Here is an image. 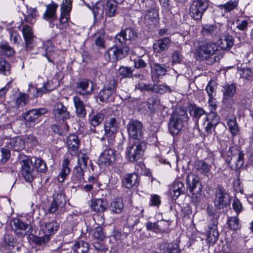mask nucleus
Instances as JSON below:
<instances>
[{
    "label": "nucleus",
    "mask_w": 253,
    "mask_h": 253,
    "mask_svg": "<svg viewBox=\"0 0 253 253\" xmlns=\"http://www.w3.org/2000/svg\"><path fill=\"white\" fill-rule=\"evenodd\" d=\"M218 46L214 42H206L197 47L195 54L200 60H206L207 64L211 65L220 58Z\"/></svg>",
    "instance_id": "1"
},
{
    "label": "nucleus",
    "mask_w": 253,
    "mask_h": 253,
    "mask_svg": "<svg viewBox=\"0 0 253 253\" xmlns=\"http://www.w3.org/2000/svg\"><path fill=\"white\" fill-rule=\"evenodd\" d=\"M221 156L224 159L226 163L235 169H240L244 164V152L237 145L230 146L227 151L221 153Z\"/></svg>",
    "instance_id": "2"
},
{
    "label": "nucleus",
    "mask_w": 253,
    "mask_h": 253,
    "mask_svg": "<svg viewBox=\"0 0 253 253\" xmlns=\"http://www.w3.org/2000/svg\"><path fill=\"white\" fill-rule=\"evenodd\" d=\"M120 123L121 119L118 115L111 114L108 116L104 123L105 133L104 136L101 138V140H105L106 138L108 140L110 146L113 145L115 137L120 127Z\"/></svg>",
    "instance_id": "3"
},
{
    "label": "nucleus",
    "mask_w": 253,
    "mask_h": 253,
    "mask_svg": "<svg viewBox=\"0 0 253 253\" xmlns=\"http://www.w3.org/2000/svg\"><path fill=\"white\" fill-rule=\"evenodd\" d=\"M188 120V115L185 110L181 108L176 109L171 114L168 124L170 134L173 136L178 134L183 127V123Z\"/></svg>",
    "instance_id": "4"
},
{
    "label": "nucleus",
    "mask_w": 253,
    "mask_h": 253,
    "mask_svg": "<svg viewBox=\"0 0 253 253\" xmlns=\"http://www.w3.org/2000/svg\"><path fill=\"white\" fill-rule=\"evenodd\" d=\"M146 148V143L144 140H135L126 148L127 158L131 162L138 161L142 157Z\"/></svg>",
    "instance_id": "5"
},
{
    "label": "nucleus",
    "mask_w": 253,
    "mask_h": 253,
    "mask_svg": "<svg viewBox=\"0 0 253 253\" xmlns=\"http://www.w3.org/2000/svg\"><path fill=\"white\" fill-rule=\"evenodd\" d=\"M215 198L213 203L217 209H223L229 206L231 198L228 191L220 184H217L215 189Z\"/></svg>",
    "instance_id": "6"
},
{
    "label": "nucleus",
    "mask_w": 253,
    "mask_h": 253,
    "mask_svg": "<svg viewBox=\"0 0 253 253\" xmlns=\"http://www.w3.org/2000/svg\"><path fill=\"white\" fill-rule=\"evenodd\" d=\"M21 171L23 177L27 182H32L35 177L36 171L32 160L27 156L20 155Z\"/></svg>",
    "instance_id": "7"
},
{
    "label": "nucleus",
    "mask_w": 253,
    "mask_h": 253,
    "mask_svg": "<svg viewBox=\"0 0 253 253\" xmlns=\"http://www.w3.org/2000/svg\"><path fill=\"white\" fill-rule=\"evenodd\" d=\"M209 6L207 0H194L189 7L190 16L196 20H200Z\"/></svg>",
    "instance_id": "8"
},
{
    "label": "nucleus",
    "mask_w": 253,
    "mask_h": 253,
    "mask_svg": "<svg viewBox=\"0 0 253 253\" xmlns=\"http://www.w3.org/2000/svg\"><path fill=\"white\" fill-rule=\"evenodd\" d=\"M72 0H63L60 8V24L56 25L57 28L63 29L67 26L70 18V12L72 9Z\"/></svg>",
    "instance_id": "9"
},
{
    "label": "nucleus",
    "mask_w": 253,
    "mask_h": 253,
    "mask_svg": "<svg viewBox=\"0 0 253 253\" xmlns=\"http://www.w3.org/2000/svg\"><path fill=\"white\" fill-rule=\"evenodd\" d=\"M129 49L127 46L118 47L113 46L105 52L104 57L107 61H115L125 57L128 54Z\"/></svg>",
    "instance_id": "10"
},
{
    "label": "nucleus",
    "mask_w": 253,
    "mask_h": 253,
    "mask_svg": "<svg viewBox=\"0 0 253 253\" xmlns=\"http://www.w3.org/2000/svg\"><path fill=\"white\" fill-rule=\"evenodd\" d=\"M142 124L135 120H130L127 125L129 136L135 140H143L142 131Z\"/></svg>",
    "instance_id": "11"
},
{
    "label": "nucleus",
    "mask_w": 253,
    "mask_h": 253,
    "mask_svg": "<svg viewBox=\"0 0 253 253\" xmlns=\"http://www.w3.org/2000/svg\"><path fill=\"white\" fill-rule=\"evenodd\" d=\"M47 112L45 108L32 109L26 112L23 116L24 119L29 123L30 126H34L40 121V117Z\"/></svg>",
    "instance_id": "12"
},
{
    "label": "nucleus",
    "mask_w": 253,
    "mask_h": 253,
    "mask_svg": "<svg viewBox=\"0 0 253 253\" xmlns=\"http://www.w3.org/2000/svg\"><path fill=\"white\" fill-rule=\"evenodd\" d=\"M53 114L56 122L64 123L70 118V112L67 107L61 102L56 103L53 109Z\"/></svg>",
    "instance_id": "13"
},
{
    "label": "nucleus",
    "mask_w": 253,
    "mask_h": 253,
    "mask_svg": "<svg viewBox=\"0 0 253 253\" xmlns=\"http://www.w3.org/2000/svg\"><path fill=\"white\" fill-rule=\"evenodd\" d=\"M137 34L132 28H128L121 31L115 38L116 44H126L127 42H130L135 39Z\"/></svg>",
    "instance_id": "14"
},
{
    "label": "nucleus",
    "mask_w": 253,
    "mask_h": 253,
    "mask_svg": "<svg viewBox=\"0 0 253 253\" xmlns=\"http://www.w3.org/2000/svg\"><path fill=\"white\" fill-rule=\"evenodd\" d=\"M218 216L214 215L212 218L211 222L208 225V230L207 233V238L210 243H214L218 239L219 232L217 230Z\"/></svg>",
    "instance_id": "15"
},
{
    "label": "nucleus",
    "mask_w": 253,
    "mask_h": 253,
    "mask_svg": "<svg viewBox=\"0 0 253 253\" xmlns=\"http://www.w3.org/2000/svg\"><path fill=\"white\" fill-rule=\"evenodd\" d=\"M108 81L104 88L101 89L98 95V98L100 101L106 102L109 99L110 96L114 91L116 86L117 82L116 80H107Z\"/></svg>",
    "instance_id": "16"
},
{
    "label": "nucleus",
    "mask_w": 253,
    "mask_h": 253,
    "mask_svg": "<svg viewBox=\"0 0 253 253\" xmlns=\"http://www.w3.org/2000/svg\"><path fill=\"white\" fill-rule=\"evenodd\" d=\"M58 5L54 2L46 5V10L43 14L42 18L49 22V27H53V22L56 20L57 16L56 12Z\"/></svg>",
    "instance_id": "17"
},
{
    "label": "nucleus",
    "mask_w": 253,
    "mask_h": 253,
    "mask_svg": "<svg viewBox=\"0 0 253 253\" xmlns=\"http://www.w3.org/2000/svg\"><path fill=\"white\" fill-rule=\"evenodd\" d=\"M66 145L70 154L73 156H76L80 145V140L78 135L76 134L69 135L66 138Z\"/></svg>",
    "instance_id": "18"
},
{
    "label": "nucleus",
    "mask_w": 253,
    "mask_h": 253,
    "mask_svg": "<svg viewBox=\"0 0 253 253\" xmlns=\"http://www.w3.org/2000/svg\"><path fill=\"white\" fill-rule=\"evenodd\" d=\"M59 224L54 221L50 222L42 220L40 221V229L44 234L49 237L54 234L58 230Z\"/></svg>",
    "instance_id": "19"
},
{
    "label": "nucleus",
    "mask_w": 253,
    "mask_h": 253,
    "mask_svg": "<svg viewBox=\"0 0 253 253\" xmlns=\"http://www.w3.org/2000/svg\"><path fill=\"white\" fill-rule=\"evenodd\" d=\"M116 151L112 148H106L101 153L99 157L100 163L106 166H109L116 160Z\"/></svg>",
    "instance_id": "20"
},
{
    "label": "nucleus",
    "mask_w": 253,
    "mask_h": 253,
    "mask_svg": "<svg viewBox=\"0 0 253 253\" xmlns=\"http://www.w3.org/2000/svg\"><path fill=\"white\" fill-rule=\"evenodd\" d=\"M123 186L127 189L133 186H138L139 184L138 175L136 173H130L125 174L122 179Z\"/></svg>",
    "instance_id": "21"
},
{
    "label": "nucleus",
    "mask_w": 253,
    "mask_h": 253,
    "mask_svg": "<svg viewBox=\"0 0 253 253\" xmlns=\"http://www.w3.org/2000/svg\"><path fill=\"white\" fill-rule=\"evenodd\" d=\"M125 208L124 199L122 197H118L113 199L110 203L109 210L114 214L122 213Z\"/></svg>",
    "instance_id": "22"
},
{
    "label": "nucleus",
    "mask_w": 253,
    "mask_h": 253,
    "mask_svg": "<svg viewBox=\"0 0 253 253\" xmlns=\"http://www.w3.org/2000/svg\"><path fill=\"white\" fill-rule=\"evenodd\" d=\"M107 201L104 199H93L91 200L90 207L96 213H102L107 209Z\"/></svg>",
    "instance_id": "23"
},
{
    "label": "nucleus",
    "mask_w": 253,
    "mask_h": 253,
    "mask_svg": "<svg viewBox=\"0 0 253 253\" xmlns=\"http://www.w3.org/2000/svg\"><path fill=\"white\" fill-rule=\"evenodd\" d=\"M70 164V161L68 158H65L63 159L62 163L61 171L57 176V180L58 182H64L65 179L69 175L71 172Z\"/></svg>",
    "instance_id": "24"
},
{
    "label": "nucleus",
    "mask_w": 253,
    "mask_h": 253,
    "mask_svg": "<svg viewBox=\"0 0 253 253\" xmlns=\"http://www.w3.org/2000/svg\"><path fill=\"white\" fill-rule=\"evenodd\" d=\"M6 144H7L6 149L9 150L11 148L15 151L22 150L25 148L24 141L18 137L7 139Z\"/></svg>",
    "instance_id": "25"
},
{
    "label": "nucleus",
    "mask_w": 253,
    "mask_h": 253,
    "mask_svg": "<svg viewBox=\"0 0 253 253\" xmlns=\"http://www.w3.org/2000/svg\"><path fill=\"white\" fill-rule=\"evenodd\" d=\"M29 101V96L25 93L20 92L15 98L13 100L10 106L15 109L23 107Z\"/></svg>",
    "instance_id": "26"
},
{
    "label": "nucleus",
    "mask_w": 253,
    "mask_h": 253,
    "mask_svg": "<svg viewBox=\"0 0 253 253\" xmlns=\"http://www.w3.org/2000/svg\"><path fill=\"white\" fill-rule=\"evenodd\" d=\"M22 33L25 41L26 47L28 49H31L34 45L33 41L34 35L32 28L27 25L23 27Z\"/></svg>",
    "instance_id": "27"
},
{
    "label": "nucleus",
    "mask_w": 253,
    "mask_h": 253,
    "mask_svg": "<svg viewBox=\"0 0 253 253\" xmlns=\"http://www.w3.org/2000/svg\"><path fill=\"white\" fill-rule=\"evenodd\" d=\"M74 104L76 108V115L79 118H84L85 117L86 112L83 101L78 96L73 98Z\"/></svg>",
    "instance_id": "28"
},
{
    "label": "nucleus",
    "mask_w": 253,
    "mask_h": 253,
    "mask_svg": "<svg viewBox=\"0 0 253 253\" xmlns=\"http://www.w3.org/2000/svg\"><path fill=\"white\" fill-rule=\"evenodd\" d=\"M185 187L182 182L175 181L169 188V193L173 199L176 200L178 197L184 193Z\"/></svg>",
    "instance_id": "29"
},
{
    "label": "nucleus",
    "mask_w": 253,
    "mask_h": 253,
    "mask_svg": "<svg viewBox=\"0 0 253 253\" xmlns=\"http://www.w3.org/2000/svg\"><path fill=\"white\" fill-rule=\"evenodd\" d=\"M159 14L155 8L148 9L145 15L144 22L146 25H156L159 22Z\"/></svg>",
    "instance_id": "30"
},
{
    "label": "nucleus",
    "mask_w": 253,
    "mask_h": 253,
    "mask_svg": "<svg viewBox=\"0 0 253 253\" xmlns=\"http://www.w3.org/2000/svg\"><path fill=\"white\" fill-rule=\"evenodd\" d=\"M28 224L19 219L13 221V229L15 234L20 236L23 237L26 234V231L28 228Z\"/></svg>",
    "instance_id": "31"
},
{
    "label": "nucleus",
    "mask_w": 253,
    "mask_h": 253,
    "mask_svg": "<svg viewBox=\"0 0 253 253\" xmlns=\"http://www.w3.org/2000/svg\"><path fill=\"white\" fill-rule=\"evenodd\" d=\"M239 0H230L223 4L217 6L223 15L236 9L238 6Z\"/></svg>",
    "instance_id": "32"
},
{
    "label": "nucleus",
    "mask_w": 253,
    "mask_h": 253,
    "mask_svg": "<svg viewBox=\"0 0 253 253\" xmlns=\"http://www.w3.org/2000/svg\"><path fill=\"white\" fill-rule=\"evenodd\" d=\"M170 39L168 38H164L157 40L153 44V48L155 52H160L167 49L170 43Z\"/></svg>",
    "instance_id": "33"
},
{
    "label": "nucleus",
    "mask_w": 253,
    "mask_h": 253,
    "mask_svg": "<svg viewBox=\"0 0 253 253\" xmlns=\"http://www.w3.org/2000/svg\"><path fill=\"white\" fill-rule=\"evenodd\" d=\"M84 170L81 168L75 167L71 177L72 182L74 184H81L84 180Z\"/></svg>",
    "instance_id": "34"
},
{
    "label": "nucleus",
    "mask_w": 253,
    "mask_h": 253,
    "mask_svg": "<svg viewBox=\"0 0 253 253\" xmlns=\"http://www.w3.org/2000/svg\"><path fill=\"white\" fill-rule=\"evenodd\" d=\"M117 74L119 77L121 78H127L131 77L141 78V75L139 74L138 76L135 75H132V70L130 68L122 66L117 72Z\"/></svg>",
    "instance_id": "35"
},
{
    "label": "nucleus",
    "mask_w": 253,
    "mask_h": 253,
    "mask_svg": "<svg viewBox=\"0 0 253 253\" xmlns=\"http://www.w3.org/2000/svg\"><path fill=\"white\" fill-rule=\"evenodd\" d=\"M151 66L152 78H158L159 77L165 75L167 72L166 68L160 64L155 63L153 65H151Z\"/></svg>",
    "instance_id": "36"
},
{
    "label": "nucleus",
    "mask_w": 253,
    "mask_h": 253,
    "mask_svg": "<svg viewBox=\"0 0 253 253\" xmlns=\"http://www.w3.org/2000/svg\"><path fill=\"white\" fill-rule=\"evenodd\" d=\"M89 245L84 241L76 242L72 247L74 253H87L88 252Z\"/></svg>",
    "instance_id": "37"
},
{
    "label": "nucleus",
    "mask_w": 253,
    "mask_h": 253,
    "mask_svg": "<svg viewBox=\"0 0 253 253\" xmlns=\"http://www.w3.org/2000/svg\"><path fill=\"white\" fill-rule=\"evenodd\" d=\"M89 234L93 239L98 241H103L106 237V233L103 228L100 226H97L90 230Z\"/></svg>",
    "instance_id": "38"
},
{
    "label": "nucleus",
    "mask_w": 253,
    "mask_h": 253,
    "mask_svg": "<svg viewBox=\"0 0 253 253\" xmlns=\"http://www.w3.org/2000/svg\"><path fill=\"white\" fill-rule=\"evenodd\" d=\"M59 84L54 83L53 80H47L46 83L44 84L42 88H38L37 90V96H41L43 93H46L55 89Z\"/></svg>",
    "instance_id": "39"
},
{
    "label": "nucleus",
    "mask_w": 253,
    "mask_h": 253,
    "mask_svg": "<svg viewBox=\"0 0 253 253\" xmlns=\"http://www.w3.org/2000/svg\"><path fill=\"white\" fill-rule=\"evenodd\" d=\"M218 44L222 49L230 48L234 44L232 37L229 35L222 36L218 41Z\"/></svg>",
    "instance_id": "40"
},
{
    "label": "nucleus",
    "mask_w": 253,
    "mask_h": 253,
    "mask_svg": "<svg viewBox=\"0 0 253 253\" xmlns=\"http://www.w3.org/2000/svg\"><path fill=\"white\" fill-rule=\"evenodd\" d=\"M227 125L229 128L232 137H233L239 134V127L237 123L236 119L235 117L228 119L227 121Z\"/></svg>",
    "instance_id": "41"
},
{
    "label": "nucleus",
    "mask_w": 253,
    "mask_h": 253,
    "mask_svg": "<svg viewBox=\"0 0 253 253\" xmlns=\"http://www.w3.org/2000/svg\"><path fill=\"white\" fill-rule=\"evenodd\" d=\"M195 168L198 171L204 175H207L210 171L211 167L206 163L205 161L198 160L195 163Z\"/></svg>",
    "instance_id": "42"
},
{
    "label": "nucleus",
    "mask_w": 253,
    "mask_h": 253,
    "mask_svg": "<svg viewBox=\"0 0 253 253\" xmlns=\"http://www.w3.org/2000/svg\"><path fill=\"white\" fill-rule=\"evenodd\" d=\"M60 123V125H53L51 128L54 132L61 136H63L68 132L69 126L65 122Z\"/></svg>",
    "instance_id": "43"
},
{
    "label": "nucleus",
    "mask_w": 253,
    "mask_h": 253,
    "mask_svg": "<svg viewBox=\"0 0 253 253\" xmlns=\"http://www.w3.org/2000/svg\"><path fill=\"white\" fill-rule=\"evenodd\" d=\"M173 89L174 88H171L166 84H159L154 83L152 91L159 94H164L167 92L171 93Z\"/></svg>",
    "instance_id": "44"
},
{
    "label": "nucleus",
    "mask_w": 253,
    "mask_h": 253,
    "mask_svg": "<svg viewBox=\"0 0 253 253\" xmlns=\"http://www.w3.org/2000/svg\"><path fill=\"white\" fill-rule=\"evenodd\" d=\"M104 118V115L102 113H97L89 116V122L92 127H96L101 124Z\"/></svg>",
    "instance_id": "45"
},
{
    "label": "nucleus",
    "mask_w": 253,
    "mask_h": 253,
    "mask_svg": "<svg viewBox=\"0 0 253 253\" xmlns=\"http://www.w3.org/2000/svg\"><path fill=\"white\" fill-rule=\"evenodd\" d=\"M106 15L109 17L115 15L117 10V3L112 0H108L104 7Z\"/></svg>",
    "instance_id": "46"
},
{
    "label": "nucleus",
    "mask_w": 253,
    "mask_h": 253,
    "mask_svg": "<svg viewBox=\"0 0 253 253\" xmlns=\"http://www.w3.org/2000/svg\"><path fill=\"white\" fill-rule=\"evenodd\" d=\"M187 188L196 198H198L201 195L203 187L201 182L200 181L197 183L196 182L195 183L193 184V186H190L187 187Z\"/></svg>",
    "instance_id": "47"
},
{
    "label": "nucleus",
    "mask_w": 253,
    "mask_h": 253,
    "mask_svg": "<svg viewBox=\"0 0 253 253\" xmlns=\"http://www.w3.org/2000/svg\"><path fill=\"white\" fill-rule=\"evenodd\" d=\"M187 188L196 198H198L201 195L203 187L201 182L200 181L197 183L196 182L195 183L193 184V186H190L187 187Z\"/></svg>",
    "instance_id": "48"
},
{
    "label": "nucleus",
    "mask_w": 253,
    "mask_h": 253,
    "mask_svg": "<svg viewBox=\"0 0 253 253\" xmlns=\"http://www.w3.org/2000/svg\"><path fill=\"white\" fill-rule=\"evenodd\" d=\"M219 30L212 25H206L203 26L202 33L204 36H214L217 34Z\"/></svg>",
    "instance_id": "49"
},
{
    "label": "nucleus",
    "mask_w": 253,
    "mask_h": 253,
    "mask_svg": "<svg viewBox=\"0 0 253 253\" xmlns=\"http://www.w3.org/2000/svg\"><path fill=\"white\" fill-rule=\"evenodd\" d=\"M89 80H84L79 83L77 85V89L81 94H84L85 93L89 92L92 91L93 87L91 86L89 90H87L89 85Z\"/></svg>",
    "instance_id": "50"
},
{
    "label": "nucleus",
    "mask_w": 253,
    "mask_h": 253,
    "mask_svg": "<svg viewBox=\"0 0 253 253\" xmlns=\"http://www.w3.org/2000/svg\"><path fill=\"white\" fill-rule=\"evenodd\" d=\"M223 97L233 96L236 91V86L235 84H226L222 86Z\"/></svg>",
    "instance_id": "51"
},
{
    "label": "nucleus",
    "mask_w": 253,
    "mask_h": 253,
    "mask_svg": "<svg viewBox=\"0 0 253 253\" xmlns=\"http://www.w3.org/2000/svg\"><path fill=\"white\" fill-rule=\"evenodd\" d=\"M88 157L86 154L82 153L78 156L77 168H81L82 169L85 170L87 168Z\"/></svg>",
    "instance_id": "52"
},
{
    "label": "nucleus",
    "mask_w": 253,
    "mask_h": 253,
    "mask_svg": "<svg viewBox=\"0 0 253 253\" xmlns=\"http://www.w3.org/2000/svg\"><path fill=\"white\" fill-rule=\"evenodd\" d=\"M166 250L165 253H181V250L177 243H170L163 245Z\"/></svg>",
    "instance_id": "53"
},
{
    "label": "nucleus",
    "mask_w": 253,
    "mask_h": 253,
    "mask_svg": "<svg viewBox=\"0 0 253 253\" xmlns=\"http://www.w3.org/2000/svg\"><path fill=\"white\" fill-rule=\"evenodd\" d=\"M10 74V67L8 62L0 58V74L8 76Z\"/></svg>",
    "instance_id": "54"
},
{
    "label": "nucleus",
    "mask_w": 253,
    "mask_h": 253,
    "mask_svg": "<svg viewBox=\"0 0 253 253\" xmlns=\"http://www.w3.org/2000/svg\"><path fill=\"white\" fill-rule=\"evenodd\" d=\"M191 114L195 120L198 122L202 116L206 115V113L203 108L194 106L192 107L191 110Z\"/></svg>",
    "instance_id": "55"
},
{
    "label": "nucleus",
    "mask_w": 253,
    "mask_h": 253,
    "mask_svg": "<svg viewBox=\"0 0 253 253\" xmlns=\"http://www.w3.org/2000/svg\"><path fill=\"white\" fill-rule=\"evenodd\" d=\"M14 53V50L7 43L0 44V54L9 57Z\"/></svg>",
    "instance_id": "56"
},
{
    "label": "nucleus",
    "mask_w": 253,
    "mask_h": 253,
    "mask_svg": "<svg viewBox=\"0 0 253 253\" xmlns=\"http://www.w3.org/2000/svg\"><path fill=\"white\" fill-rule=\"evenodd\" d=\"M92 246L98 253H106L108 250V247L104 243L103 240L94 242Z\"/></svg>",
    "instance_id": "57"
},
{
    "label": "nucleus",
    "mask_w": 253,
    "mask_h": 253,
    "mask_svg": "<svg viewBox=\"0 0 253 253\" xmlns=\"http://www.w3.org/2000/svg\"><path fill=\"white\" fill-rule=\"evenodd\" d=\"M38 16L37 9L32 7H27V15L25 17L27 22L32 23L35 21V18Z\"/></svg>",
    "instance_id": "58"
},
{
    "label": "nucleus",
    "mask_w": 253,
    "mask_h": 253,
    "mask_svg": "<svg viewBox=\"0 0 253 253\" xmlns=\"http://www.w3.org/2000/svg\"><path fill=\"white\" fill-rule=\"evenodd\" d=\"M228 225L229 227L232 230H237L241 227L239 223V220L237 217H230L228 220Z\"/></svg>",
    "instance_id": "59"
},
{
    "label": "nucleus",
    "mask_w": 253,
    "mask_h": 253,
    "mask_svg": "<svg viewBox=\"0 0 253 253\" xmlns=\"http://www.w3.org/2000/svg\"><path fill=\"white\" fill-rule=\"evenodd\" d=\"M223 103L227 108L231 109L233 110L236 109L235 106L237 104L236 99L233 96L225 97L223 98Z\"/></svg>",
    "instance_id": "60"
},
{
    "label": "nucleus",
    "mask_w": 253,
    "mask_h": 253,
    "mask_svg": "<svg viewBox=\"0 0 253 253\" xmlns=\"http://www.w3.org/2000/svg\"><path fill=\"white\" fill-rule=\"evenodd\" d=\"M35 165L36 169L41 172H45L47 170V167L44 161L41 158H36Z\"/></svg>",
    "instance_id": "61"
},
{
    "label": "nucleus",
    "mask_w": 253,
    "mask_h": 253,
    "mask_svg": "<svg viewBox=\"0 0 253 253\" xmlns=\"http://www.w3.org/2000/svg\"><path fill=\"white\" fill-rule=\"evenodd\" d=\"M146 229L148 231L154 232L156 233H160L161 231L158 222H152L148 221L145 223Z\"/></svg>",
    "instance_id": "62"
},
{
    "label": "nucleus",
    "mask_w": 253,
    "mask_h": 253,
    "mask_svg": "<svg viewBox=\"0 0 253 253\" xmlns=\"http://www.w3.org/2000/svg\"><path fill=\"white\" fill-rule=\"evenodd\" d=\"M10 156V150L6 148H2L0 150V164L6 163Z\"/></svg>",
    "instance_id": "63"
},
{
    "label": "nucleus",
    "mask_w": 253,
    "mask_h": 253,
    "mask_svg": "<svg viewBox=\"0 0 253 253\" xmlns=\"http://www.w3.org/2000/svg\"><path fill=\"white\" fill-rule=\"evenodd\" d=\"M53 201L57 203L60 208L63 207L66 204L65 195L61 192L57 193L54 195Z\"/></svg>",
    "instance_id": "64"
}]
</instances>
